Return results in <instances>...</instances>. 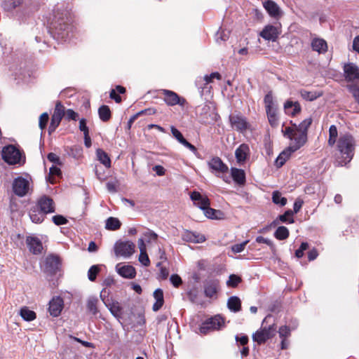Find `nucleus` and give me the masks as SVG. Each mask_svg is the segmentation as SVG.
I'll return each mask as SVG.
<instances>
[{"mask_svg":"<svg viewBox=\"0 0 359 359\" xmlns=\"http://www.w3.org/2000/svg\"><path fill=\"white\" fill-rule=\"evenodd\" d=\"M311 123L312 118H308L302 121L295 130L290 127H285L282 130L284 137L291 140L290 145L293 150H298L305 144L307 141L308 129Z\"/></svg>","mask_w":359,"mask_h":359,"instance_id":"f257e3e1","label":"nucleus"},{"mask_svg":"<svg viewBox=\"0 0 359 359\" xmlns=\"http://www.w3.org/2000/svg\"><path fill=\"white\" fill-rule=\"evenodd\" d=\"M355 142L353 137L345 133L339 137L337 142V148L342 155H346L344 161H350L353 156Z\"/></svg>","mask_w":359,"mask_h":359,"instance_id":"f03ea898","label":"nucleus"},{"mask_svg":"<svg viewBox=\"0 0 359 359\" xmlns=\"http://www.w3.org/2000/svg\"><path fill=\"white\" fill-rule=\"evenodd\" d=\"M224 325V318L219 315H216L203 323L199 330L201 333L205 334L210 331L220 330Z\"/></svg>","mask_w":359,"mask_h":359,"instance_id":"7ed1b4c3","label":"nucleus"},{"mask_svg":"<svg viewBox=\"0 0 359 359\" xmlns=\"http://www.w3.org/2000/svg\"><path fill=\"white\" fill-rule=\"evenodd\" d=\"M2 157L4 160L11 165L20 163L21 153L13 145H8L4 147L2 150Z\"/></svg>","mask_w":359,"mask_h":359,"instance_id":"20e7f679","label":"nucleus"},{"mask_svg":"<svg viewBox=\"0 0 359 359\" xmlns=\"http://www.w3.org/2000/svg\"><path fill=\"white\" fill-rule=\"evenodd\" d=\"M114 251L116 256L129 257L135 252V245L129 241L116 242Z\"/></svg>","mask_w":359,"mask_h":359,"instance_id":"39448f33","label":"nucleus"},{"mask_svg":"<svg viewBox=\"0 0 359 359\" xmlns=\"http://www.w3.org/2000/svg\"><path fill=\"white\" fill-rule=\"evenodd\" d=\"M161 93L164 96L163 100L168 106H175L179 104L184 107L187 104V100L184 97H180L176 93L166 89L161 90Z\"/></svg>","mask_w":359,"mask_h":359,"instance_id":"423d86ee","label":"nucleus"},{"mask_svg":"<svg viewBox=\"0 0 359 359\" xmlns=\"http://www.w3.org/2000/svg\"><path fill=\"white\" fill-rule=\"evenodd\" d=\"M13 190L20 197L25 196L29 190V180L22 177L15 178L13 182Z\"/></svg>","mask_w":359,"mask_h":359,"instance_id":"0eeeda50","label":"nucleus"},{"mask_svg":"<svg viewBox=\"0 0 359 359\" xmlns=\"http://www.w3.org/2000/svg\"><path fill=\"white\" fill-rule=\"evenodd\" d=\"M275 328L273 326L269 327H263L257 330L252 335V339L259 344L264 343L267 339L271 338L274 335Z\"/></svg>","mask_w":359,"mask_h":359,"instance_id":"6e6552de","label":"nucleus"},{"mask_svg":"<svg viewBox=\"0 0 359 359\" xmlns=\"http://www.w3.org/2000/svg\"><path fill=\"white\" fill-rule=\"evenodd\" d=\"M229 121L231 126L241 133H243L250 128V124L243 116L231 115L229 116Z\"/></svg>","mask_w":359,"mask_h":359,"instance_id":"1a4fd4ad","label":"nucleus"},{"mask_svg":"<svg viewBox=\"0 0 359 359\" xmlns=\"http://www.w3.org/2000/svg\"><path fill=\"white\" fill-rule=\"evenodd\" d=\"M250 149L248 144H241L235 151V157L239 165H243L249 158Z\"/></svg>","mask_w":359,"mask_h":359,"instance_id":"9d476101","label":"nucleus"},{"mask_svg":"<svg viewBox=\"0 0 359 359\" xmlns=\"http://www.w3.org/2000/svg\"><path fill=\"white\" fill-rule=\"evenodd\" d=\"M60 264L57 256L49 255L46 258L44 270L49 274H54L59 270Z\"/></svg>","mask_w":359,"mask_h":359,"instance_id":"9b49d317","label":"nucleus"},{"mask_svg":"<svg viewBox=\"0 0 359 359\" xmlns=\"http://www.w3.org/2000/svg\"><path fill=\"white\" fill-rule=\"evenodd\" d=\"M344 76L347 81L359 79V68L354 63H348L344 66Z\"/></svg>","mask_w":359,"mask_h":359,"instance_id":"f8f14e48","label":"nucleus"},{"mask_svg":"<svg viewBox=\"0 0 359 359\" xmlns=\"http://www.w3.org/2000/svg\"><path fill=\"white\" fill-rule=\"evenodd\" d=\"M280 31L278 27L268 25L264 27L259 35L267 41H274L278 37Z\"/></svg>","mask_w":359,"mask_h":359,"instance_id":"ddd939ff","label":"nucleus"},{"mask_svg":"<svg viewBox=\"0 0 359 359\" xmlns=\"http://www.w3.org/2000/svg\"><path fill=\"white\" fill-rule=\"evenodd\" d=\"M208 165L210 169L218 173H226L229 170L228 166L217 156L211 158Z\"/></svg>","mask_w":359,"mask_h":359,"instance_id":"4468645a","label":"nucleus"},{"mask_svg":"<svg viewBox=\"0 0 359 359\" xmlns=\"http://www.w3.org/2000/svg\"><path fill=\"white\" fill-rule=\"evenodd\" d=\"M64 302L60 297H53L49 303L48 311L53 317H57L63 309Z\"/></svg>","mask_w":359,"mask_h":359,"instance_id":"2eb2a0df","label":"nucleus"},{"mask_svg":"<svg viewBox=\"0 0 359 359\" xmlns=\"http://www.w3.org/2000/svg\"><path fill=\"white\" fill-rule=\"evenodd\" d=\"M170 130L173 137L183 146L189 149L194 154L197 153V149L195 146L189 143L182 135L181 132L178 130L175 127L171 126Z\"/></svg>","mask_w":359,"mask_h":359,"instance_id":"dca6fc26","label":"nucleus"},{"mask_svg":"<svg viewBox=\"0 0 359 359\" xmlns=\"http://www.w3.org/2000/svg\"><path fill=\"white\" fill-rule=\"evenodd\" d=\"M191 199L193 201L195 205L203 210L207 208V205H210V200L205 196L201 195L198 191H193L190 195Z\"/></svg>","mask_w":359,"mask_h":359,"instance_id":"f3484780","label":"nucleus"},{"mask_svg":"<svg viewBox=\"0 0 359 359\" xmlns=\"http://www.w3.org/2000/svg\"><path fill=\"white\" fill-rule=\"evenodd\" d=\"M263 6L266 10L270 16L274 18H279L282 12L276 3L271 0H266L263 3Z\"/></svg>","mask_w":359,"mask_h":359,"instance_id":"a211bd4d","label":"nucleus"},{"mask_svg":"<svg viewBox=\"0 0 359 359\" xmlns=\"http://www.w3.org/2000/svg\"><path fill=\"white\" fill-rule=\"evenodd\" d=\"M46 214L51 213L55 211L53 201L47 196L41 197L36 205Z\"/></svg>","mask_w":359,"mask_h":359,"instance_id":"6ab92c4d","label":"nucleus"},{"mask_svg":"<svg viewBox=\"0 0 359 359\" xmlns=\"http://www.w3.org/2000/svg\"><path fill=\"white\" fill-rule=\"evenodd\" d=\"M26 242L31 252L34 255L41 253L43 250L42 243L38 238L28 236Z\"/></svg>","mask_w":359,"mask_h":359,"instance_id":"aec40b11","label":"nucleus"},{"mask_svg":"<svg viewBox=\"0 0 359 359\" xmlns=\"http://www.w3.org/2000/svg\"><path fill=\"white\" fill-rule=\"evenodd\" d=\"M182 237L184 241L194 243H201L205 241L204 235L191 231H185Z\"/></svg>","mask_w":359,"mask_h":359,"instance_id":"412c9836","label":"nucleus"},{"mask_svg":"<svg viewBox=\"0 0 359 359\" xmlns=\"http://www.w3.org/2000/svg\"><path fill=\"white\" fill-rule=\"evenodd\" d=\"M29 217L31 220L36 224L41 223L46 215L43 211H42L39 206L34 205L31 208L29 212Z\"/></svg>","mask_w":359,"mask_h":359,"instance_id":"4be33fe9","label":"nucleus"},{"mask_svg":"<svg viewBox=\"0 0 359 359\" xmlns=\"http://www.w3.org/2000/svg\"><path fill=\"white\" fill-rule=\"evenodd\" d=\"M218 287L219 281L217 280H207L204 285L205 296L208 297H213L217 292Z\"/></svg>","mask_w":359,"mask_h":359,"instance_id":"5701e85b","label":"nucleus"},{"mask_svg":"<svg viewBox=\"0 0 359 359\" xmlns=\"http://www.w3.org/2000/svg\"><path fill=\"white\" fill-rule=\"evenodd\" d=\"M118 273L126 278H133L136 275L135 269L130 265H124L119 267V265L116 266Z\"/></svg>","mask_w":359,"mask_h":359,"instance_id":"b1692460","label":"nucleus"},{"mask_svg":"<svg viewBox=\"0 0 359 359\" xmlns=\"http://www.w3.org/2000/svg\"><path fill=\"white\" fill-rule=\"evenodd\" d=\"M311 48L313 50L322 54L325 53L327 50V44L324 39L315 38L311 41Z\"/></svg>","mask_w":359,"mask_h":359,"instance_id":"393cba45","label":"nucleus"},{"mask_svg":"<svg viewBox=\"0 0 359 359\" xmlns=\"http://www.w3.org/2000/svg\"><path fill=\"white\" fill-rule=\"evenodd\" d=\"M284 109L287 114L295 116L301 111V106L297 102L287 100L284 104Z\"/></svg>","mask_w":359,"mask_h":359,"instance_id":"a878e982","label":"nucleus"},{"mask_svg":"<svg viewBox=\"0 0 359 359\" xmlns=\"http://www.w3.org/2000/svg\"><path fill=\"white\" fill-rule=\"evenodd\" d=\"M297 150H293L291 148V145H290L286 149L283 151L278 158L276 160V165L277 167H281L284 165L285 161L290 158V155L296 151Z\"/></svg>","mask_w":359,"mask_h":359,"instance_id":"bb28decb","label":"nucleus"},{"mask_svg":"<svg viewBox=\"0 0 359 359\" xmlns=\"http://www.w3.org/2000/svg\"><path fill=\"white\" fill-rule=\"evenodd\" d=\"M297 150H293L291 148V145H290L286 149L283 151L278 158L276 160V165L277 167H281L284 165L285 161L290 158V155L296 151Z\"/></svg>","mask_w":359,"mask_h":359,"instance_id":"cd10ccee","label":"nucleus"},{"mask_svg":"<svg viewBox=\"0 0 359 359\" xmlns=\"http://www.w3.org/2000/svg\"><path fill=\"white\" fill-rule=\"evenodd\" d=\"M228 309L233 312H238L241 309V299L236 296H232L227 301Z\"/></svg>","mask_w":359,"mask_h":359,"instance_id":"c85d7f7f","label":"nucleus"},{"mask_svg":"<svg viewBox=\"0 0 359 359\" xmlns=\"http://www.w3.org/2000/svg\"><path fill=\"white\" fill-rule=\"evenodd\" d=\"M231 176L233 180L238 184H243L245 182V174L241 169L232 168Z\"/></svg>","mask_w":359,"mask_h":359,"instance_id":"c756f323","label":"nucleus"},{"mask_svg":"<svg viewBox=\"0 0 359 359\" xmlns=\"http://www.w3.org/2000/svg\"><path fill=\"white\" fill-rule=\"evenodd\" d=\"M121 223L116 217H110L106 220L105 228L110 231H116L120 229Z\"/></svg>","mask_w":359,"mask_h":359,"instance_id":"7c9ffc66","label":"nucleus"},{"mask_svg":"<svg viewBox=\"0 0 359 359\" xmlns=\"http://www.w3.org/2000/svg\"><path fill=\"white\" fill-rule=\"evenodd\" d=\"M97 159L102 163L105 167H111V160L108 154L101 149H98L96 151Z\"/></svg>","mask_w":359,"mask_h":359,"instance_id":"2f4dec72","label":"nucleus"},{"mask_svg":"<svg viewBox=\"0 0 359 359\" xmlns=\"http://www.w3.org/2000/svg\"><path fill=\"white\" fill-rule=\"evenodd\" d=\"M302 97L307 101H313L318 97H320L323 93L317 91H307L302 90L300 91Z\"/></svg>","mask_w":359,"mask_h":359,"instance_id":"473e14b6","label":"nucleus"},{"mask_svg":"<svg viewBox=\"0 0 359 359\" xmlns=\"http://www.w3.org/2000/svg\"><path fill=\"white\" fill-rule=\"evenodd\" d=\"M20 316L26 321L34 320L36 315L34 311L29 310L27 307H22L20 311Z\"/></svg>","mask_w":359,"mask_h":359,"instance_id":"72a5a7b5","label":"nucleus"},{"mask_svg":"<svg viewBox=\"0 0 359 359\" xmlns=\"http://www.w3.org/2000/svg\"><path fill=\"white\" fill-rule=\"evenodd\" d=\"M97 303L98 299L95 297H90L87 300V309L93 315H96L98 313Z\"/></svg>","mask_w":359,"mask_h":359,"instance_id":"f704fd0d","label":"nucleus"},{"mask_svg":"<svg viewBox=\"0 0 359 359\" xmlns=\"http://www.w3.org/2000/svg\"><path fill=\"white\" fill-rule=\"evenodd\" d=\"M230 32L226 29L220 28L215 34V41L217 43L221 44L225 42L229 37Z\"/></svg>","mask_w":359,"mask_h":359,"instance_id":"c9c22d12","label":"nucleus"},{"mask_svg":"<svg viewBox=\"0 0 359 359\" xmlns=\"http://www.w3.org/2000/svg\"><path fill=\"white\" fill-rule=\"evenodd\" d=\"M98 114L102 121H107L111 118V111L107 105L101 106L98 109Z\"/></svg>","mask_w":359,"mask_h":359,"instance_id":"e433bc0d","label":"nucleus"},{"mask_svg":"<svg viewBox=\"0 0 359 359\" xmlns=\"http://www.w3.org/2000/svg\"><path fill=\"white\" fill-rule=\"evenodd\" d=\"M266 111L270 124L272 126H276L278 124L277 108L268 109Z\"/></svg>","mask_w":359,"mask_h":359,"instance_id":"4c0bfd02","label":"nucleus"},{"mask_svg":"<svg viewBox=\"0 0 359 359\" xmlns=\"http://www.w3.org/2000/svg\"><path fill=\"white\" fill-rule=\"evenodd\" d=\"M61 175V170L59 168L53 165L50 168L49 175L47 177V180L51 183H55V177H60Z\"/></svg>","mask_w":359,"mask_h":359,"instance_id":"58836bf2","label":"nucleus"},{"mask_svg":"<svg viewBox=\"0 0 359 359\" xmlns=\"http://www.w3.org/2000/svg\"><path fill=\"white\" fill-rule=\"evenodd\" d=\"M274 235L278 240H285L289 236V231L287 227L281 226L278 227Z\"/></svg>","mask_w":359,"mask_h":359,"instance_id":"ea45409f","label":"nucleus"},{"mask_svg":"<svg viewBox=\"0 0 359 359\" xmlns=\"http://www.w3.org/2000/svg\"><path fill=\"white\" fill-rule=\"evenodd\" d=\"M337 135L338 132L337 127L334 125H332L329 129L328 144L330 146H333L335 144Z\"/></svg>","mask_w":359,"mask_h":359,"instance_id":"a19ab883","label":"nucleus"},{"mask_svg":"<svg viewBox=\"0 0 359 359\" xmlns=\"http://www.w3.org/2000/svg\"><path fill=\"white\" fill-rule=\"evenodd\" d=\"M21 4V0H5L3 6L6 11H11Z\"/></svg>","mask_w":359,"mask_h":359,"instance_id":"79ce46f5","label":"nucleus"},{"mask_svg":"<svg viewBox=\"0 0 359 359\" xmlns=\"http://www.w3.org/2000/svg\"><path fill=\"white\" fill-rule=\"evenodd\" d=\"M347 88L352 94L356 102L359 104V83L348 85Z\"/></svg>","mask_w":359,"mask_h":359,"instance_id":"37998d69","label":"nucleus"},{"mask_svg":"<svg viewBox=\"0 0 359 359\" xmlns=\"http://www.w3.org/2000/svg\"><path fill=\"white\" fill-rule=\"evenodd\" d=\"M272 201L275 204L284 206L287 203V198L282 197L281 194L278 191H274L272 196Z\"/></svg>","mask_w":359,"mask_h":359,"instance_id":"c03bdc74","label":"nucleus"},{"mask_svg":"<svg viewBox=\"0 0 359 359\" xmlns=\"http://www.w3.org/2000/svg\"><path fill=\"white\" fill-rule=\"evenodd\" d=\"M100 272V267L97 265L92 266L88 271V278L90 281H94L96 279L97 275Z\"/></svg>","mask_w":359,"mask_h":359,"instance_id":"a18cd8bd","label":"nucleus"},{"mask_svg":"<svg viewBox=\"0 0 359 359\" xmlns=\"http://www.w3.org/2000/svg\"><path fill=\"white\" fill-rule=\"evenodd\" d=\"M241 282V278L238 276L232 274L229 276V280L226 282L228 286L236 287Z\"/></svg>","mask_w":359,"mask_h":359,"instance_id":"49530a36","label":"nucleus"},{"mask_svg":"<svg viewBox=\"0 0 359 359\" xmlns=\"http://www.w3.org/2000/svg\"><path fill=\"white\" fill-rule=\"evenodd\" d=\"M293 212L291 210H287L283 215L279 216V219L282 222H289L292 224L294 222V219L292 218Z\"/></svg>","mask_w":359,"mask_h":359,"instance_id":"de8ad7c7","label":"nucleus"},{"mask_svg":"<svg viewBox=\"0 0 359 359\" xmlns=\"http://www.w3.org/2000/svg\"><path fill=\"white\" fill-rule=\"evenodd\" d=\"M144 240L147 243H150L152 241H156L158 238V235L151 230H147L143 234Z\"/></svg>","mask_w":359,"mask_h":359,"instance_id":"09e8293b","label":"nucleus"},{"mask_svg":"<svg viewBox=\"0 0 359 359\" xmlns=\"http://www.w3.org/2000/svg\"><path fill=\"white\" fill-rule=\"evenodd\" d=\"M264 104L266 110L268 109H273L276 107L273 99V95L271 93H267L264 97Z\"/></svg>","mask_w":359,"mask_h":359,"instance_id":"8fccbe9b","label":"nucleus"},{"mask_svg":"<svg viewBox=\"0 0 359 359\" xmlns=\"http://www.w3.org/2000/svg\"><path fill=\"white\" fill-rule=\"evenodd\" d=\"M109 311L114 317H120L121 309L118 302L112 303L111 304H110Z\"/></svg>","mask_w":359,"mask_h":359,"instance_id":"3c124183","label":"nucleus"},{"mask_svg":"<svg viewBox=\"0 0 359 359\" xmlns=\"http://www.w3.org/2000/svg\"><path fill=\"white\" fill-rule=\"evenodd\" d=\"M65 111L63 105L60 102H57L55 104V108L53 115L62 118V117L65 116Z\"/></svg>","mask_w":359,"mask_h":359,"instance_id":"603ef678","label":"nucleus"},{"mask_svg":"<svg viewBox=\"0 0 359 359\" xmlns=\"http://www.w3.org/2000/svg\"><path fill=\"white\" fill-rule=\"evenodd\" d=\"M290 332H291L290 329L286 325L281 326L278 330L279 336L282 339H286L288 337H290Z\"/></svg>","mask_w":359,"mask_h":359,"instance_id":"864d4df0","label":"nucleus"},{"mask_svg":"<svg viewBox=\"0 0 359 359\" xmlns=\"http://www.w3.org/2000/svg\"><path fill=\"white\" fill-rule=\"evenodd\" d=\"M48 119H49V116H48V114L47 113H43L40 117H39V128L41 129V130H43L46 126V124L48 121Z\"/></svg>","mask_w":359,"mask_h":359,"instance_id":"5fc2aeb1","label":"nucleus"},{"mask_svg":"<svg viewBox=\"0 0 359 359\" xmlns=\"http://www.w3.org/2000/svg\"><path fill=\"white\" fill-rule=\"evenodd\" d=\"M249 241H245L239 244H235L231 246V250L234 253L241 252L244 250L245 245L248 244Z\"/></svg>","mask_w":359,"mask_h":359,"instance_id":"6e6d98bb","label":"nucleus"},{"mask_svg":"<svg viewBox=\"0 0 359 359\" xmlns=\"http://www.w3.org/2000/svg\"><path fill=\"white\" fill-rule=\"evenodd\" d=\"M205 215L210 219H214L216 218L215 213L217 212V210L210 208V205H207V208H205L203 210Z\"/></svg>","mask_w":359,"mask_h":359,"instance_id":"4d7b16f0","label":"nucleus"},{"mask_svg":"<svg viewBox=\"0 0 359 359\" xmlns=\"http://www.w3.org/2000/svg\"><path fill=\"white\" fill-rule=\"evenodd\" d=\"M214 79H220L221 75L218 72H213L210 75H205L203 77V80L205 81V84L211 83Z\"/></svg>","mask_w":359,"mask_h":359,"instance_id":"13d9d810","label":"nucleus"},{"mask_svg":"<svg viewBox=\"0 0 359 359\" xmlns=\"http://www.w3.org/2000/svg\"><path fill=\"white\" fill-rule=\"evenodd\" d=\"M139 261L140 262H141L142 264H143L145 266H148L150 264V260L147 252H140L139 256Z\"/></svg>","mask_w":359,"mask_h":359,"instance_id":"bf43d9fd","label":"nucleus"},{"mask_svg":"<svg viewBox=\"0 0 359 359\" xmlns=\"http://www.w3.org/2000/svg\"><path fill=\"white\" fill-rule=\"evenodd\" d=\"M53 222L56 225L65 224L67 222V219L62 215H55L52 218Z\"/></svg>","mask_w":359,"mask_h":359,"instance_id":"052dcab7","label":"nucleus"},{"mask_svg":"<svg viewBox=\"0 0 359 359\" xmlns=\"http://www.w3.org/2000/svg\"><path fill=\"white\" fill-rule=\"evenodd\" d=\"M65 118L67 120L76 121L79 115L74 110L69 109L65 111Z\"/></svg>","mask_w":359,"mask_h":359,"instance_id":"680f3d73","label":"nucleus"},{"mask_svg":"<svg viewBox=\"0 0 359 359\" xmlns=\"http://www.w3.org/2000/svg\"><path fill=\"white\" fill-rule=\"evenodd\" d=\"M170 280L172 284L176 287H179L182 283L181 278L177 274L172 275Z\"/></svg>","mask_w":359,"mask_h":359,"instance_id":"e2e57ef3","label":"nucleus"},{"mask_svg":"<svg viewBox=\"0 0 359 359\" xmlns=\"http://www.w3.org/2000/svg\"><path fill=\"white\" fill-rule=\"evenodd\" d=\"M107 189L110 193H116L117 191V182L116 181L108 182L106 184Z\"/></svg>","mask_w":359,"mask_h":359,"instance_id":"0e129e2a","label":"nucleus"},{"mask_svg":"<svg viewBox=\"0 0 359 359\" xmlns=\"http://www.w3.org/2000/svg\"><path fill=\"white\" fill-rule=\"evenodd\" d=\"M154 297L155 298L156 301L164 302L163 292L161 289H156L154 291Z\"/></svg>","mask_w":359,"mask_h":359,"instance_id":"69168bd1","label":"nucleus"},{"mask_svg":"<svg viewBox=\"0 0 359 359\" xmlns=\"http://www.w3.org/2000/svg\"><path fill=\"white\" fill-rule=\"evenodd\" d=\"M303 203H304V201L302 199H300V198L296 199V201L294 203V207H293L294 210H292L293 214L297 213L300 210V209L302 208V207L303 205Z\"/></svg>","mask_w":359,"mask_h":359,"instance_id":"338daca9","label":"nucleus"},{"mask_svg":"<svg viewBox=\"0 0 359 359\" xmlns=\"http://www.w3.org/2000/svg\"><path fill=\"white\" fill-rule=\"evenodd\" d=\"M79 130L83 132V134L89 133V130L86 126V121L85 118H81L79 121Z\"/></svg>","mask_w":359,"mask_h":359,"instance_id":"774afa93","label":"nucleus"}]
</instances>
